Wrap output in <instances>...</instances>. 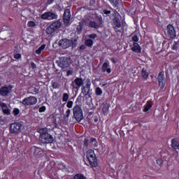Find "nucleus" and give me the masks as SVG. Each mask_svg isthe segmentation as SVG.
<instances>
[{
    "instance_id": "obj_52",
    "label": "nucleus",
    "mask_w": 179,
    "mask_h": 179,
    "mask_svg": "<svg viewBox=\"0 0 179 179\" xmlns=\"http://www.w3.org/2000/svg\"><path fill=\"white\" fill-rule=\"evenodd\" d=\"M79 28H80V29H82V27H78L77 29H79Z\"/></svg>"
},
{
    "instance_id": "obj_39",
    "label": "nucleus",
    "mask_w": 179,
    "mask_h": 179,
    "mask_svg": "<svg viewBox=\"0 0 179 179\" xmlns=\"http://www.w3.org/2000/svg\"><path fill=\"white\" fill-rule=\"evenodd\" d=\"M132 40L133 41H135V43H138V41H139V38L136 36H133Z\"/></svg>"
},
{
    "instance_id": "obj_22",
    "label": "nucleus",
    "mask_w": 179,
    "mask_h": 179,
    "mask_svg": "<svg viewBox=\"0 0 179 179\" xmlns=\"http://www.w3.org/2000/svg\"><path fill=\"white\" fill-rule=\"evenodd\" d=\"M150 108H152V103H150V101H147V103L144 106L143 112L148 113V111L150 110Z\"/></svg>"
},
{
    "instance_id": "obj_36",
    "label": "nucleus",
    "mask_w": 179,
    "mask_h": 179,
    "mask_svg": "<svg viewBox=\"0 0 179 179\" xmlns=\"http://www.w3.org/2000/svg\"><path fill=\"white\" fill-rule=\"evenodd\" d=\"M14 58H15V59H20V58H22V55L17 53L14 55Z\"/></svg>"
},
{
    "instance_id": "obj_33",
    "label": "nucleus",
    "mask_w": 179,
    "mask_h": 179,
    "mask_svg": "<svg viewBox=\"0 0 179 179\" xmlns=\"http://www.w3.org/2000/svg\"><path fill=\"white\" fill-rule=\"evenodd\" d=\"M89 38H92L93 40H94V38H97V34H90L88 36Z\"/></svg>"
},
{
    "instance_id": "obj_20",
    "label": "nucleus",
    "mask_w": 179,
    "mask_h": 179,
    "mask_svg": "<svg viewBox=\"0 0 179 179\" xmlns=\"http://www.w3.org/2000/svg\"><path fill=\"white\" fill-rule=\"evenodd\" d=\"M171 146L173 149H176L179 150V142L176 139H172L171 141Z\"/></svg>"
},
{
    "instance_id": "obj_24",
    "label": "nucleus",
    "mask_w": 179,
    "mask_h": 179,
    "mask_svg": "<svg viewBox=\"0 0 179 179\" xmlns=\"http://www.w3.org/2000/svg\"><path fill=\"white\" fill-rule=\"evenodd\" d=\"M68 100H69V94H68L66 93H64L63 96H62V101L64 103H66V101H68Z\"/></svg>"
},
{
    "instance_id": "obj_13",
    "label": "nucleus",
    "mask_w": 179,
    "mask_h": 179,
    "mask_svg": "<svg viewBox=\"0 0 179 179\" xmlns=\"http://www.w3.org/2000/svg\"><path fill=\"white\" fill-rule=\"evenodd\" d=\"M167 30L169 37H171V38H176V29L171 24H169L167 26Z\"/></svg>"
},
{
    "instance_id": "obj_46",
    "label": "nucleus",
    "mask_w": 179,
    "mask_h": 179,
    "mask_svg": "<svg viewBox=\"0 0 179 179\" xmlns=\"http://www.w3.org/2000/svg\"><path fill=\"white\" fill-rule=\"evenodd\" d=\"M80 50H86V45H82L80 47Z\"/></svg>"
},
{
    "instance_id": "obj_1",
    "label": "nucleus",
    "mask_w": 179,
    "mask_h": 179,
    "mask_svg": "<svg viewBox=\"0 0 179 179\" xmlns=\"http://www.w3.org/2000/svg\"><path fill=\"white\" fill-rule=\"evenodd\" d=\"M87 166H91V167H97V159L96 158V154L93 150H89L87 152Z\"/></svg>"
},
{
    "instance_id": "obj_30",
    "label": "nucleus",
    "mask_w": 179,
    "mask_h": 179,
    "mask_svg": "<svg viewBox=\"0 0 179 179\" xmlns=\"http://www.w3.org/2000/svg\"><path fill=\"white\" fill-rule=\"evenodd\" d=\"M27 24H28V27H36V22H34V21L28 22Z\"/></svg>"
},
{
    "instance_id": "obj_6",
    "label": "nucleus",
    "mask_w": 179,
    "mask_h": 179,
    "mask_svg": "<svg viewBox=\"0 0 179 179\" xmlns=\"http://www.w3.org/2000/svg\"><path fill=\"white\" fill-rule=\"evenodd\" d=\"M37 103V98L35 96H28L24 99L22 101V104L25 107H28V106H34V104Z\"/></svg>"
},
{
    "instance_id": "obj_11",
    "label": "nucleus",
    "mask_w": 179,
    "mask_h": 179,
    "mask_svg": "<svg viewBox=\"0 0 179 179\" xmlns=\"http://www.w3.org/2000/svg\"><path fill=\"white\" fill-rule=\"evenodd\" d=\"M70 64L71 60L69 59H68L67 57H62L60 59V62L58 63V65L59 66H60V68H62L64 69V68H68Z\"/></svg>"
},
{
    "instance_id": "obj_27",
    "label": "nucleus",
    "mask_w": 179,
    "mask_h": 179,
    "mask_svg": "<svg viewBox=\"0 0 179 179\" xmlns=\"http://www.w3.org/2000/svg\"><path fill=\"white\" fill-rule=\"evenodd\" d=\"M85 45H87V47H92V45H93V41H92V39L86 40Z\"/></svg>"
},
{
    "instance_id": "obj_12",
    "label": "nucleus",
    "mask_w": 179,
    "mask_h": 179,
    "mask_svg": "<svg viewBox=\"0 0 179 179\" xmlns=\"http://www.w3.org/2000/svg\"><path fill=\"white\" fill-rule=\"evenodd\" d=\"M10 92H12V87L10 86H4L0 89V94L1 96H8Z\"/></svg>"
},
{
    "instance_id": "obj_21",
    "label": "nucleus",
    "mask_w": 179,
    "mask_h": 179,
    "mask_svg": "<svg viewBox=\"0 0 179 179\" xmlns=\"http://www.w3.org/2000/svg\"><path fill=\"white\" fill-rule=\"evenodd\" d=\"M45 44L41 45L36 50V54L37 55H40V54H41V52H43V51H44V50H45Z\"/></svg>"
},
{
    "instance_id": "obj_15",
    "label": "nucleus",
    "mask_w": 179,
    "mask_h": 179,
    "mask_svg": "<svg viewBox=\"0 0 179 179\" xmlns=\"http://www.w3.org/2000/svg\"><path fill=\"white\" fill-rule=\"evenodd\" d=\"M102 72H107L111 73V66H110V62H106L102 65Z\"/></svg>"
},
{
    "instance_id": "obj_10",
    "label": "nucleus",
    "mask_w": 179,
    "mask_h": 179,
    "mask_svg": "<svg viewBox=\"0 0 179 179\" xmlns=\"http://www.w3.org/2000/svg\"><path fill=\"white\" fill-rule=\"evenodd\" d=\"M41 19L48 20H52V19H57L58 17V15L54 13L51 12H46L43 13L41 16Z\"/></svg>"
},
{
    "instance_id": "obj_35",
    "label": "nucleus",
    "mask_w": 179,
    "mask_h": 179,
    "mask_svg": "<svg viewBox=\"0 0 179 179\" xmlns=\"http://www.w3.org/2000/svg\"><path fill=\"white\" fill-rule=\"evenodd\" d=\"M19 113H20V110L18 108H15L13 110L14 115H18Z\"/></svg>"
},
{
    "instance_id": "obj_3",
    "label": "nucleus",
    "mask_w": 179,
    "mask_h": 179,
    "mask_svg": "<svg viewBox=\"0 0 179 179\" xmlns=\"http://www.w3.org/2000/svg\"><path fill=\"white\" fill-rule=\"evenodd\" d=\"M61 27V22L55 21L52 22L49 27L45 29V33L49 36H51L52 33H55L58 29Z\"/></svg>"
},
{
    "instance_id": "obj_18",
    "label": "nucleus",
    "mask_w": 179,
    "mask_h": 179,
    "mask_svg": "<svg viewBox=\"0 0 179 179\" xmlns=\"http://www.w3.org/2000/svg\"><path fill=\"white\" fill-rule=\"evenodd\" d=\"M114 26H115V29L116 31H121L120 29H121V22H120V20L118 19H115L114 20Z\"/></svg>"
},
{
    "instance_id": "obj_50",
    "label": "nucleus",
    "mask_w": 179,
    "mask_h": 179,
    "mask_svg": "<svg viewBox=\"0 0 179 179\" xmlns=\"http://www.w3.org/2000/svg\"><path fill=\"white\" fill-rule=\"evenodd\" d=\"M108 111V109H106V112H103L104 113V114L106 115V114H107V112Z\"/></svg>"
},
{
    "instance_id": "obj_23",
    "label": "nucleus",
    "mask_w": 179,
    "mask_h": 179,
    "mask_svg": "<svg viewBox=\"0 0 179 179\" xmlns=\"http://www.w3.org/2000/svg\"><path fill=\"white\" fill-rule=\"evenodd\" d=\"M141 75L144 79H148V78L149 77V73H148V71L145 69H142Z\"/></svg>"
},
{
    "instance_id": "obj_25",
    "label": "nucleus",
    "mask_w": 179,
    "mask_h": 179,
    "mask_svg": "<svg viewBox=\"0 0 179 179\" xmlns=\"http://www.w3.org/2000/svg\"><path fill=\"white\" fill-rule=\"evenodd\" d=\"M110 3L114 6V8H117L118 6V0H108Z\"/></svg>"
},
{
    "instance_id": "obj_37",
    "label": "nucleus",
    "mask_w": 179,
    "mask_h": 179,
    "mask_svg": "<svg viewBox=\"0 0 179 179\" xmlns=\"http://www.w3.org/2000/svg\"><path fill=\"white\" fill-rule=\"evenodd\" d=\"M71 115V109H68L66 112V118H69Z\"/></svg>"
},
{
    "instance_id": "obj_40",
    "label": "nucleus",
    "mask_w": 179,
    "mask_h": 179,
    "mask_svg": "<svg viewBox=\"0 0 179 179\" xmlns=\"http://www.w3.org/2000/svg\"><path fill=\"white\" fill-rule=\"evenodd\" d=\"M82 93H83L84 96H87V94H89V92H86V90H85V87L82 90Z\"/></svg>"
},
{
    "instance_id": "obj_29",
    "label": "nucleus",
    "mask_w": 179,
    "mask_h": 179,
    "mask_svg": "<svg viewBox=\"0 0 179 179\" xmlns=\"http://www.w3.org/2000/svg\"><path fill=\"white\" fill-rule=\"evenodd\" d=\"M73 179H86V178L82 174H77L73 177Z\"/></svg>"
},
{
    "instance_id": "obj_8",
    "label": "nucleus",
    "mask_w": 179,
    "mask_h": 179,
    "mask_svg": "<svg viewBox=\"0 0 179 179\" xmlns=\"http://www.w3.org/2000/svg\"><path fill=\"white\" fill-rule=\"evenodd\" d=\"M59 45L62 47L64 50H66V48H69L72 45V40L67 38L62 39L59 41Z\"/></svg>"
},
{
    "instance_id": "obj_45",
    "label": "nucleus",
    "mask_w": 179,
    "mask_h": 179,
    "mask_svg": "<svg viewBox=\"0 0 179 179\" xmlns=\"http://www.w3.org/2000/svg\"><path fill=\"white\" fill-rule=\"evenodd\" d=\"M103 13H104V15H110L111 13V11L107 10H103Z\"/></svg>"
},
{
    "instance_id": "obj_34",
    "label": "nucleus",
    "mask_w": 179,
    "mask_h": 179,
    "mask_svg": "<svg viewBox=\"0 0 179 179\" xmlns=\"http://www.w3.org/2000/svg\"><path fill=\"white\" fill-rule=\"evenodd\" d=\"M30 68H31V69H36V68H37V66L36 65V64H34V62H31L30 64Z\"/></svg>"
},
{
    "instance_id": "obj_4",
    "label": "nucleus",
    "mask_w": 179,
    "mask_h": 179,
    "mask_svg": "<svg viewBox=\"0 0 179 179\" xmlns=\"http://www.w3.org/2000/svg\"><path fill=\"white\" fill-rule=\"evenodd\" d=\"M22 128H23V124L20 122L12 123L10 126V134H20L22 132Z\"/></svg>"
},
{
    "instance_id": "obj_38",
    "label": "nucleus",
    "mask_w": 179,
    "mask_h": 179,
    "mask_svg": "<svg viewBox=\"0 0 179 179\" xmlns=\"http://www.w3.org/2000/svg\"><path fill=\"white\" fill-rule=\"evenodd\" d=\"M178 48V43L177 42H174L173 45V50H177Z\"/></svg>"
},
{
    "instance_id": "obj_42",
    "label": "nucleus",
    "mask_w": 179,
    "mask_h": 179,
    "mask_svg": "<svg viewBox=\"0 0 179 179\" xmlns=\"http://www.w3.org/2000/svg\"><path fill=\"white\" fill-rule=\"evenodd\" d=\"M6 121L3 119H0V125H5Z\"/></svg>"
},
{
    "instance_id": "obj_26",
    "label": "nucleus",
    "mask_w": 179,
    "mask_h": 179,
    "mask_svg": "<svg viewBox=\"0 0 179 179\" xmlns=\"http://www.w3.org/2000/svg\"><path fill=\"white\" fill-rule=\"evenodd\" d=\"M95 94H96V96H101V94H103V90H101L100 87H96Z\"/></svg>"
},
{
    "instance_id": "obj_49",
    "label": "nucleus",
    "mask_w": 179,
    "mask_h": 179,
    "mask_svg": "<svg viewBox=\"0 0 179 179\" xmlns=\"http://www.w3.org/2000/svg\"><path fill=\"white\" fill-rule=\"evenodd\" d=\"M87 88L90 89V84H87Z\"/></svg>"
},
{
    "instance_id": "obj_32",
    "label": "nucleus",
    "mask_w": 179,
    "mask_h": 179,
    "mask_svg": "<svg viewBox=\"0 0 179 179\" xmlns=\"http://www.w3.org/2000/svg\"><path fill=\"white\" fill-rule=\"evenodd\" d=\"M45 110H47V108L45 106H43L39 108L38 111L39 113H44L45 112Z\"/></svg>"
},
{
    "instance_id": "obj_51",
    "label": "nucleus",
    "mask_w": 179,
    "mask_h": 179,
    "mask_svg": "<svg viewBox=\"0 0 179 179\" xmlns=\"http://www.w3.org/2000/svg\"><path fill=\"white\" fill-rule=\"evenodd\" d=\"M106 84H103L102 85V87H104V86H106Z\"/></svg>"
},
{
    "instance_id": "obj_41",
    "label": "nucleus",
    "mask_w": 179,
    "mask_h": 179,
    "mask_svg": "<svg viewBox=\"0 0 179 179\" xmlns=\"http://www.w3.org/2000/svg\"><path fill=\"white\" fill-rule=\"evenodd\" d=\"M110 61H111V62H113V64H117V58H115V57L111 58V59H110Z\"/></svg>"
},
{
    "instance_id": "obj_16",
    "label": "nucleus",
    "mask_w": 179,
    "mask_h": 179,
    "mask_svg": "<svg viewBox=\"0 0 179 179\" xmlns=\"http://www.w3.org/2000/svg\"><path fill=\"white\" fill-rule=\"evenodd\" d=\"M0 106L1 107L3 114H6V115H9V114H10V110H9L8 106H6V103L0 102Z\"/></svg>"
},
{
    "instance_id": "obj_28",
    "label": "nucleus",
    "mask_w": 179,
    "mask_h": 179,
    "mask_svg": "<svg viewBox=\"0 0 179 179\" xmlns=\"http://www.w3.org/2000/svg\"><path fill=\"white\" fill-rule=\"evenodd\" d=\"M92 146H94V148H97V141L96 138H91V142H90Z\"/></svg>"
},
{
    "instance_id": "obj_19",
    "label": "nucleus",
    "mask_w": 179,
    "mask_h": 179,
    "mask_svg": "<svg viewBox=\"0 0 179 179\" xmlns=\"http://www.w3.org/2000/svg\"><path fill=\"white\" fill-rule=\"evenodd\" d=\"M74 83L78 87V89H79L83 85V80H82V78H76L74 80Z\"/></svg>"
},
{
    "instance_id": "obj_31",
    "label": "nucleus",
    "mask_w": 179,
    "mask_h": 179,
    "mask_svg": "<svg viewBox=\"0 0 179 179\" xmlns=\"http://www.w3.org/2000/svg\"><path fill=\"white\" fill-rule=\"evenodd\" d=\"M72 106H73V101H69L67 102L66 107L68 108H72Z\"/></svg>"
},
{
    "instance_id": "obj_48",
    "label": "nucleus",
    "mask_w": 179,
    "mask_h": 179,
    "mask_svg": "<svg viewBox=\"0 0 179 179\" xmlns=\"http://www.w3.org/2000/svg\"><path fill=\"white\" fill-rule=\"evenodd\" d=\"M54 0H48V5H50L52 2H53Z\"/></svg>"
},
{
    "instance_id": "obj_17",
    "label": "nucleus",
    "mask_w": 179,
    "mask_h": 179,
    "mask_svg": "<svg viewBox=\"0 0 179 179\" xmlns=\"http://www.w3.org/2000/svg\"><path fill=\"white\" fill-rule=\"evenodd\" d=\"M132 51L134 52L139 53L141 51H142V48H141V45L138 43H134L133 44V47L131 48Z\"/></svg>"
},
{
    "instance_id": "obj_44",
    "label": "nucleus",
    "mask_w": 179,
    "mask_h": 179,
    "mask_svg": "<svg viewBox=\"0 0 179 179\" xmlns=\"http://www.w3.org/2000/svg\"><path fill=\"white\" fill-rule=\"evenodd\" d=\"M157 163L159 166H162L163 161L162 159H157Z\"/></svg>"
},
{
    "instance_id": "obj_47",
    "label": "nucleus",
    "mask_w": 179,
    "mask_h": 179,
    "mask_svg": "<svg viewBox=\"0 0 179 179\" xmlns=\"http://www.w3.org/2000/svg\"><path fill=\"white\" fill-rule=\"evenodd\" d=\"M72 73H73V71L71 70L67 71V75H72Z\"/></svg>"
},
{
    "instance_id": "obj_7",
    "label": "nucleus",
    "mask_w": 179,
    "mask_h": 179,
    "mask_svg": "<svg viewBox=\"0 0 179 179\" xmlns=\"http://www.w3.org/2000/svg\"><path fill=\"white\" fill-rule=\"evenodd\" d=\"M88 26L92 29H100V27L103 26V18L100 16L99 17V20H97L96 22L90 21Z\"/></svg>"
},
{
    "instance_id": "obj_53",
    "label": "nucleus",
    "mask_w": 179,
    "mask_h": 179,
    "mask_svg": "<svg viewBox=\"0 0 179 179\" xmlns=\"http://www.w3.org/2000/svg\"><path fill=\"white\" fill-rule=\"evenodd\" d=\"M0 86H1V83H0Z\"/></svg>"
},
{
    "instance_id": "obj_9",
    "label": "nucleus",
    "mask_w": 179,
    "mask_h": 179,
    "mask_svg": "<svg viewBox=\"0 0 179 179\" xmlns=\"http://www.w3.org/2000/svg\"><path fill=\"white\" fill-rule=\"evenodd\" d=\"M63 19L66 26H69V24H71V10H69V9H66L64 10Z\"/></svg>"
},
{
    "instance_id": "obj_2",
    "label": "nucleus",
    "mask_w": 179,
    "mask_h": 179,
    "mask_svg": "<svg viewBox=\"0 0 179 179\" xmlns=\"http://www.w3.org/2000/svg\"><path fill=\"white\" fill-rule=\"evenodd\" d=\"M73 117L78 122L83 120V110L80 106H76L73 109Z\"/></svg>"
},
{
    "instance_id": "obj_14",
    "label": "nucleus",
    "mask_w": 179,
    "mask_h": 179,
    "mask_svg": "<svg viewBox=\"0 0 179 179\" xmlns=\"http://www.w3.org/2000/svg\"><path fill=\"white\" fill-rule=\"evenodd\" d=\"M158 82L161 89H163L166 85L164 81V73H159L158 75Z\"/></svg>"
},
{
    "instance_id": "obj_43",
    "label": "nucleus",
    "mask_w": 179,
    "mask_h": 179,
    "mask_svg": "<svg viewBox=\"0 0 179 179\" xmlns=\"http://www.w3.org/2000/svg\"><path fill=\"white\" fill-rule=\"evenodd\" d=\"M84 145H85V146H88V145H89V139H87V138H85V141H84Z\"/></svg>"
},
{
    "instance_id": "obj_5",
    "label": "nucleus",
    "mask_w": 179,
    "mask_h": 179,
    "mask_svg": "<svg viewBox=\"0 0 179 179\" xmlns=\"http://www.w3.org/2000/svg\"><path fill=\"white\" fill-rule=\"evenodd\" d=\"M40 141L42 143H52L54 138L47 132L41 133Z\"/></svg>"
}]
</instances>
